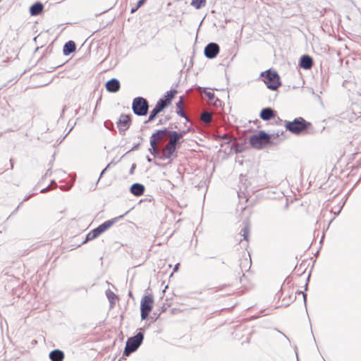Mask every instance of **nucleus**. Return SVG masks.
Returning <instances> with one entry per match:
<instances>
[{
  "instance_id": "1",
  "label": "nucleus",
  "mask_w": 361,
  "mask_h": 361,
  "mask_svg": "<svg viewBox=\"0 0 361 361\" xmlns=\"http://www.w3.org/2000/svg\"><path fill=\"white\" fill-rule=\"evenodd\" d=\"M134 207H132L127 210L123 214L120 215L118 216L114 217L111 219L107 220L99 225L97 228L92 229L87 235L85 240L82 243V244H85L90 240H92L99 236L101 234L104 233L109 228H110L113 225L117 223L120 219H123L130 210H132Z\"/></svg>"
},
{
  "instance_id": "2",
  "label": "nucleus",
  "mask_w": 361,
  "mask_h": 361,
  "mask_svg": "<svg viewBox=\"0 0 361 361\" xmlns=\"http://www.w3.org/2000/svg\"><path fill=\"white\" fill-rule=\"evenodd\" d=\"M185 132L169 131V142L163 149L162 154L164 158L167 159H171L173 154L175 153L177 145L179 140L183 137Z\"/></svg>"
},
{
  "instance_id": "3",
  "label": "nucleus",
  "mask_w": 361,
  "mask_h": 361,
  "mask_svg": "<svg viewBox=\"0 0 361 361\" xmlns=\"http://www.w3.org/2000/svg\"><path fill=\"white\" fill-rule=\"evenodd\" d=\"M144 332L145 328H140L135 336L127 339L123 353V356H129L139 348L144 340Z\"/></svg>"
},
{
  "instance_id": "4",
  "label": "nucleus",
  "mask_w": 361,
  "mask_h": 361,
  "mask_svg": "<svg viewBox=\"0 0 361 361\" xmlns=\"http://www.w3.org/2000/svg\"><path fill=\"white\" fill-rule=\"evenodd\" d=\"M309 126L310 123L307 122L302 117H298L293 121H286L285 123L286 129L295 135H298L305 130Z\"/></svg>"
},
{
  "instance_id": "5",
  "label": "nucleus",
  "mask_w": 361,
  "mask_h": 361,
  "mask_svg": "<svg viewBox=\"0 0 361 361\" xmlns=\"http://www.w3.org/2000/svg\"><path fill=\"white\" fill-rule=\"evenodd\" d=\"M261 76L263 78V80L267 87L270 90H276L281 85L279 76L276 71L269 70L262 73Z\"/></svg>"
},
{
  "instance_id": "6",
  "label": "nucleus",
  "mask_w": 361,
  "mask_h": 361,
  "mask_svg": "<svg viewBox=\"0 0 361 361\" xmlns=\"http://www.w3.org/2000/svg\"><path fill=\"white\" fill-rule=\"evenodd\" d=\"M269 135L264 131L254 135L250 138V144L255 149H262L269 142Z\"/></svg>"
},
{
  "instance_id": "7",
  "label": "nucleus",
  "mask_w": 361,
  "mask_h": 361,
  "mask_svg": "<svg viewBox=\"0 0 361 361\" xmlns=\"http://www.w3.org/2000/svg\"><path fill=\"white\" fill-rule=\"evenodd\" d=\"M154 299L152 295H145L140 302V316L142 320L148 318L150 312L153 308Z\"/></svg>"
},
{
  "instance_id": "8",
  "label": "nucleus",
  "mask_w": 361,
  "mask_h": 361,
  "mask_svg": "<svg viewBox=\"0 0 361 361\" xmlns=\"http://www.w3.org/2000/svg\"><path fill=\"white\" fill-rule=\"evenodd\" d=\"M132 108L136 115L145 116L148 111V102L143 97H136L133 101Z\"/></svg>"
},
{
  "instance_id": "9",
  "label": "nucleus",
  "mask_w": 361,
  "mask_h": 361,
  "mask_svg": "<svg viewBox=\"0 0 361 361\" xmlns=\"http://www.w3.org/2000/svg\"><path fill=\"white\" fill-rule=\"evenodd\" d=\"M167 106V102L166 101H164V99H160L155 107L151 111L148 122L152 121L154 119V118L157 116V115L160 113L164 109H165Z\"/></svg>"
},
{
  "instance_id": "10",
  "label": "nucleus",
  "mask_w": 361,
  "mask_h": 361,
  "mask_svg": "<svg viewBox=\"0 0 361 361\" xmlns=\"http://www.w3.org/2000/svg\"><path fill=\"white\" fill-rule=\"evenodd\" d=\"M130 119L128 115L122 114L120 116L117 126L118 130L121 134L124 133L125 131L130 127Z\"/></svg>"
},
{
  "instance_id": "11",
  "label": "nucleus",
  "mask_w": 361,
  "mask_h": 361,
  "mask_svg": "<svg viewBox=\"0 0 361 361\" xmlns=\"http://www.w3.org/2000/svg\"><path fill=\"white\" fill-rule=\"evenodd\" d=\"M219 51V47L216 43H209L204 48V54L208 59H214Z\"/></svg>"
},
{
  "instance_id": "12",
  "label": "nucleus",
  "mask_w": 361,
  "mask_h": 361,
  "mask_svg": "<svg viewBox=\"0 0 361 361\" xmlns=\"http://www.w3.org/2000/svg\"><path fill=\"white\" fill-rule=\"evenodd\" d=\"M345 204H337L336 207H332L331 209H328L327 207L326 209H322L321 214L324 217L326 214V213L334 214L333 218L329 221V225L332 222V221L336 218V216H338L340 212H341L343 206Z\"/></svg>"
},
{
  "instance_id": "13",
  "label": "nucleus",
  "mask_w": 361,
  "mask_h": 361,
  "mask_svg": "<svg viewBox=\"0 0 361 361\" xmlns=\"http://www.w3.org/2000/svg\"><path fill=\"white\" fill-rule=\"evenodd\" d=\"M168 134L166 129L157 130L153 133L150 137V145H157V142L164 139Z\"/></svg>"
},
{
  "instance_id": "14",
  "label": "nucleus",
  "mask_w": 361,
  "mask_h": 361,
  "mask_svg": "<svg viewBox=\"0 0 361 361\" xmlns=\"http://www.w3.org/2000/svg\"><path fill=\"white\" fill-rule=\"evenodd\" d=\"M51 361H63L65 357L64 353L59 349H54L49 354Z\"/></svg>"
},
{
  "instance_id": "15",
  "label": "nucleus",
  "mask_w": 361,
  "mask_h": 361,
  "mask_svg": "<svg viewBox=\"0 0 361 361\" xmlns=\"http://www.w3.org/2000/svg\"><path fill=\"white\" fill-rule=\"evenodd\" d=\"M106 88L110 92H116L120 89V82L116 78L111 79L106 83Z\"/></svg>"
},
{
  "instance_id": "16",
  "label": "nucleus",
  "mask_w": 361,
  "mask_h": 361,
  "mask_svg": "<svg viewBox=\"0 0 361 361\" xmlns=\"http://www.w3.org/2000/svg\"><path fill=\"white\" fill-rule=\"evenodd\" d=\"M313 64L312 59L308 55H304L301 57L300 61V66L305 70L312 68Z\"/></svg>"
},
{
  "instance_id": "17",
  "label": "nucleus",
  "mask_w": 361,
  "mask_h": 361,
  "mask_svg": "<svg viewBox=\"0 0 361 361\" xmlns=\"http://www.w3.org/2000/svg\"><path fill=\"white\" fill-rule=\"evenodd\" d=\"M106 296L109 300L110 308H113L116 305V301L118 300V295H116L110 289L106 290Z\"/></svg>"
},
{
  "instance_id": "18",
  "label": "nucleus",
  "mask_w": 361,
  "mask_h": 361,
  "mask_svg": "<svg viewBox=\"0 0 361 361\" xmlns=\"http://www.w3.org/2000/svg\"><path fill=\"white\" fill-rule=\"evenodd\" d=\"M145 191V187L143 185L140 183H134L130 187V192L135 195H141Z\"/></svg>"
},
{
  "instance_id": "19",
  "label": "nucleus",
  "mask_w": 361,
  "mask_h": 361,
  "mask_svg": "<svg viewBox=\"0 0 361 361\" xmlns=\"http://www.w3.org/2000/svg\"><path fill=\"white\" fill-rule=\"evenodd\" d=\"M43 10V5L39 2H37L30 8V13L31 16H37L42 13Z\"/></svg>"
},
{
  "instance_id": "20",
  "label": "nucleus",
  "mask_w": 361,
  "mask_h": 361,
  "mask_svg": "<svg viewBox=\"0 0 361 361\" xmlns=\"http://www.w3.org/2000/svg\"><path fill=\"white\" fill-rule=\"evenodd\" d=\"M274 111L271 108H265L261 111L260 117L264 121H269L274 116Z\"/></svg>"
},
{
  "instance_id": "21",
  "label": "nucleus",
  "mask_w": 361,
  "mask_h": 361,
  "mask_svg": "<svg viewBox=\"0 0 361 361\" xmlns=\"http://www.w3.org/2000/svg\"><path fill=\"white\" fill-rule=\"evenodd\" d=\"M75 50V44L73 41H68L63 47V54L68 55Z\"/></svg>"
},
{
  "instance_id": "22",
  "label": "nucleus",
  "mask_w": 361,
  "mask_h": 361,
  "mask_svg": "<svg viewBox=\"0 0 361 361\" xmlns=\"http://www.w3.org/2000/svg\"><path fill=\"white\" fill-rule=\"evenodd\" d=\"M206 4V0H192L191 5L197 9L204 6Z\"/></svg>"
},
{
  "instance_id": "23",
  "label": "nucleus",
  "mask_w": 361,
  "mask_h": 361,
  "mask_svg": "<svg viewBox=\"0 0 361 361\" xmlns=\"http://www.w3.org/2000/svg\"><path fill=\"white\" fill-rule=\"evenodd\" d=\"M240 233H242V235L243 237V240L245 241H248V237L250 233V227L248 225H245L240 231Z\"/></svg>"
},
{
  "instance_id": "24",
  "label": "nucleus",
  "mask_w": 361,
  "mask_h": 361,
  "mask_svg": "<svg viewBox=\"0 0 361 361\" xmlns=\"http://www.w3.org/2000/svg\"><path fill=\"white\" fill-rule=\"evenodd\" d=\"M176 92V91H171V90L166 92V94L165 95V99H164V100L166 101L167 106L170 104V102H171V99L173 98Z\"/></svg>"
},
{
  "instance_id": "25",
  "label": "nucleus",
  "mask_w": 361,
  "mask_h": 361,
  "mask_svg": "<svg viewBox=\"0 0 361 361\" xmlns=\"http://www.w3.org/2000/svg\"><path fill=\"white\" fill-rule=\"evenodd\" d=\"M201 118L204 123H209L212 121V115L209 112H204L201 116Z\"/></svg>"
},
{
  "instance_id": "26",
  "label": "nucleus",
  "mask_w": 361,
  "mask_h": 361,
  "mask_svg": "<svg viewBox=\"0 0 361 361\" xmlns=\"http://www.w3.org/2000/svg\"><path fill=\"white\" fill-rule=\"evenodd\" d=\"M149 152L152 154H155L158 152V148L157 147V145H151V148L149 149Z\"/></svg>"
},
{
  "instance_id": "27",
  "label": "nucleus",
  "mask_w": 361,
  "mask_h": 361,
  "mask_svg": "<svg viewBox=\"0 0 361 361\" xmlns=\"http://www.w3.org/2000/svg\"><path fill=\"white\" fill-rule=\"evenodd\" d=\"M296 293L298 294H302V296H303V300H304V302H305V305H306V300H307V294L303 293L302 291L301 290H298L296 292Z\"/></svg>"
},
{
  "instance_id": "28",
  "label": "nucleus",
  "mask_w": 361,
  "mask_h": 361,
  "mask_svg": "<svg viewBox=\"0 0 361 361\" xmlns=\"http://www.w3.org/2000/svg\"><path fill=\"white\" fill-rule=\"evenodd\" d=\"M115 163H114L113 161H111L107 166L102 171L101 174H100V177L104 174V173L105 172V171L109 168L111 165H114Z\"/></svg>"
},
{
  "instance_id": "29",
  "label": "nucleus",
  "mask_w": 361,
  "mask_h": 361,
  "mask_svg": "<svg viewBox=\"0 0 361 361\" xmlns=\"http://www.w3.org/2000/svg\"><path fill=\"white\" fill-rule=\"evenodd\" d=\"M207 96L208 97V98L212 100L214 98V94L212 92H207Z\"/></svg>"
},
{
  "instance_id": "30",
  "label": "nucleus",
  "mask_w": 361,
  "mask_h": 361,
  "mask_svg": "<svg viewBox=\"0 0 361 361\" xmlns=\"http://www.w3.org/2000/svg\"><path fill=\"white\" fill-rule=\"evenodd\" d=\"M290 283H291V279H290V277H287V278L285 279L283 284L289 285Z\"/></svg>"
},
{
  "instance_id": "31",
  "label": "nucleus",
  "mask_w": 361,
  "mask_h": 361,
  "mask_svg": "<svg viewBox=\"0 0 361 361\" xmlns=\"http://www.w3.org/2000/svg\"><path fill=\"white\" fill-rule=\"evenodd\" d=\"M145 1V0H139V1H137V6L138 8H140V6H142V4H144Z\"/></svg>"
},
{
  "instance_id": "32",
  "label": "nucleus",
  "mask_w": 361,
  "mask_h": 361,
  "mask_svg": "<svg viewBox=\"0 0 361 361\" xmlns=\"http://www.w3.org/2000/svg\"><path fill=\"white\" fill-rule=\"evenodd\" d=\"M135 166H135V164H133L131 166V168H130V174H133V173H134V170H135Z\"/></svg>"
},
{
  "instance_id": "33",
  "label": "nucleus",
  "mask_w": 361,
  "mask_h": 361,
  "mask_svg": "<svg viewBox=\"0 0 361 361\" xmlns=\"http://www.w3.org/2000/svg\"><path fill=\"white\" fill-rule=\"evenodd\" d=\"M310 275L309 274V276H307V279L306 284L305 286V290H307V288H308V282H309V280H310Z\"/></svg>"
},
{
  "instance_id": "34",
  "label": "nucleus",
  "mask_w": 361,
  "mask_h": 361,
  "mask_svg": "<svg viewBox=\"0 0 361 361\" xmlns=\"http://www.w3.org/2000/svg\"><path fill=\"white\" fill-rule=\"evenodd\" d=\"M139 8L136 6L135 8H132L130 12L133 13L135 12Z\"/></svg>"
},
{
  "instance_id": "35",
  "label": "nucleus",
  "mask_w": 361,
  "mask_h": 361,
  "mask_svg": "<svg viewBox=\"0 0 361 361\" xmlns=\"http://www.w3.org/2000/svg\"><path fill=\"white\" fill-rule=\"evenodd\" d=\"M178 267H179V263H178V264H176L175 265L174 269H173V271H176L178 269Z\"/></svg>"
},
{
  "instance_id": "36",
  "label": "nucleus",
  "mask_w": 361,
  "mask_h": 361,
  "mask_svg": "<svg viewBox=\"0 0 361 361\" xmlns=\"http://www.w3.org/2000/svg\"><path fill=\"white\" fill-rule=\"evenodd\" d=\"M178 114H179L182 116H185L184 113L181 110L180 111H178Z\"/></svg>"
},
{
  "instance_id": "37",
  "label": "nucleus",
  "mask_w": 361,
  "mask_h": 361,
  "mask_svg": "<svg viewBox=\"0 0 361 361\" xmlns=\"http://www.w3.org/2000/svg\"><path fill=\"white\" fill-rule=\"evenodd\" d=\"M289 299L292 300L293 301H294L296 299V296H294L293 298H292L291 296H289Z\"/></svg>"
},
{
  "instance_id": "38",
  "label": "nucleus",
  "mask_w": 361,
  "mask_h": 361,
  "mask_svg": "<svg viewBox=\"0 0 361 361\" xmlns=\"http://www.w3.org/2000/svg\"><path fill=\"white\" fill-rule=\"evenodd\" d=\"M181 105H182V101H180V102L177 104V106H178V107H180Z\"/></svg>"
},
{
  "instance_id": "39",
  "label": "nucleus",
  "mask_w": 361,
  "mask_h": 361,
  "mask_svg": "<svg viewBox=\"0 0 361 361\" xmlns=\"http://www.w3.org/2000/svg\"><path fill=\"white\" fill-rule=\"evenodd\" d=\"M288 207V204H286L285 207H284V209H287Z\"/></svg>"
},
{
  "instance_id": "40",
  "label": "nucleus",
  "mask_w": 361,
  "mask_h": 361,
  "mask_svg": "<svg viewBox=\"0 0 361 361\" xmlns=\"http://www.w3.org/2000/svg\"><path fill=\"white\" fill-rule=\"evenodd\" d=\"M147 161H148L149 162H150V161H152V159H151L149 157H147Z\"/></svg>"
},
{
  "instance_id": "41",
  "label": "nucleus",
  "mask_w": 361,
  "mask_h": 361,
  "mask_svg": "<svg viewBox=\"0 0 361 361\" xmlns=\"http://www.w3.org/2000/svg\"><path fill=\"white\" fill-rule=\"evenodd\" d=\"M245 209H246V207H242V208H241V210H245Z\"/></svg>"
},
{
  "instance_id": "42",
  "label": "nucleus",
  "mask_w": 361,
  "mask_h": 361,
  "mask_svg": "<svg viewBox=\"0 0 361 361\" xmlns=\"http://www.w3.org/2000/svg\"><path fill=\"white\" fill-rule=\"evenodd\" d=\"M159 316V314H158L157 315V317H155V320H156L157 319H158Z\"/></svg>"
},
{
  "instance_id": "43",
  "label": "nucleus",
  "mask_w": 361,
  "mask_h": 361,
  "mask_svg": "<svg viewBox=\"0 0 361 361\" xmlns=\"http://www.w3.org/2000/svg\"><path fill=\"white\" fill-rule=\"evenodd\" d=\"M128 295H129L130 296H132V293L130 291V292H129V293H128Z\"/></svg>"
},
{
  "instance_id": "44",
  "label": "nucleus",
  "mask_w": 361,
  "mask_h": 361,
  "mask_svg": "<svg viewBox=\"0 0 361 361\" xmlns=\"http://www.w3.org/2000/svg\"><path fill=\"white\" fill-rule=\"evenodd\" d=\"M18 209H19V206L17 207L16 209L14 212H16Z\"/></svg>"
}]
</instances>
